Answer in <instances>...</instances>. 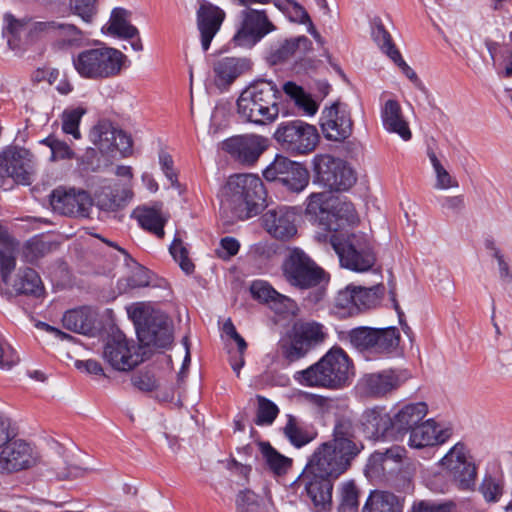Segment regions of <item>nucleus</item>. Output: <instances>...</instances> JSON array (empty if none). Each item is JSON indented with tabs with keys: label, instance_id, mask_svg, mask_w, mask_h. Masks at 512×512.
<instances>
[{
	"label": "nucleus",
	"instance_id": "f257e3e1",
	"mask_svg": "<svg viewBox=\"0 0 512 512\" xmlns=\"http://www.w3.org/2000/svg\"><path fill=\"white\" fill-rule=\"evenodd\" d=\"M353 365L340 347H333L317 362L306 369L297 371L294 380L305 387L340 390L351 383Z\"/></svg>",
	"mask_w": 512,
	"mask_h": 512
},
{
	"label": "nucleus",
	"instance_id": "f03ea898",
	"mask_svg": "<svg viewBox=\"0 0 512 512\" xmlns=\"http://www.w3.org/2000/svg\"><path fill=\"white\" fill-rule=\"evenodd\" d=\"M281 92L271 80L259 79L246 87L237 100L239 115L255 124H269L279 116Z\"/></svg>",
	"mask_w": 512,
	"mask_h": 512
},
{
	"label": "nucleus",
	"instance_id": "7ed1b4c3",
	"mask_svg": "<svg viewBox=\"0 0 512 512\" xmlns=\"http://www.w3.org/2000/svg\"><path fill=\"white\" fill-rule=\"evenodd\" d=\"M127 62L128 58L124 53L108 46L88 48L72 57L77 73L90 80L113 78L121 73Z\"/></svg>",
	"mask_w": 512,
	"mask_h": 512
},
{
	"label": "nucleus",
	"instance_id": "20e7f679",
	"mask_svg": "<svg viewBox=\"0 0 512 512\" xmlns=\"http://www.w3.org/2000/svg\"><path fill=\"white\" fill-rule=\"evenodd\" d=\"M330 243L342 267L356 272H365L375 264L376 256L371 237L366 233H352L345 238L342 235L332 234Z\"/></svg>",
	"mask_w": 512,
	"mask_h": 512
},
{
	"label": "nucleus",
	"instance_id": "39448f33",
	"mask_svg": "<svg viewBox=\"0 0 512 512\" xmlns=\"http://www.w3.org/2000/svg\"><path fill=\"white\" fill-rule=\"evenodd\" d=\"M128 312L136 325L138 339L143 345L166 348L172 343V328L166 315L150 311L143 305L136 306Z\"/></svg>",
	"mask_w": 512,
	"mask_h": 512
},
{
	"label": "nucleus",
	"instance_id": "423d86ee",
	"mask_svg": "<svg viewBox=\"0 0 512 512\" xmlns=\"http://www.w3.org/2000/svg\"><path fill=\"white\" fill-rule=\"evenodd\" d=\"M274 139L281 149L292 156L312 153L319 141L317 128L302 120L286 121L278 125Z\"/></svg>",
	"mask_w": 512,
	"mask_h": 512
},
{
	"label": "nucleus",
	"instance_id": "0eeeda50",
	"mask_svg": "<svg viewBox=\"0 0 512 512\" xmlns=\"http://www.w3.org/2000/svg\"><path fill=\"white\" fill-rule=\"evenodd\" d=\"M285 280L294 287L308 289L326 280V274L304 251L290 250L282 265Z\"/></svg>",
	"mask_w": 512,
	"mask_h": 512
},
{
	"label": "nucleus",
	"instance_id": "6e6552de",
	"mask_svg": "<svg viewBox=\"0 0 512 512\" xmlns=\"http://www.w3.org/2000/svg\"><path fill=\"white\" fill-rule=\"evenodd\" d=\"M441 465L449 472L460 489L475 488L477 467L463 443H456L441 459Z\"/></svg>",
	"mask_w": 512,
	"mask_h": 512
},
{
	"label": "nucleus",
	"instance_id": "1a4fd4ad",
	"mask_svg": "<svg viewBox=\"0 0 512 512\" xmlns=\"http://www.w3.org/2000/svg\"><path fill=\"white\" fill-rule=\"evenodd\" d=\"M35 174V160L29 150L10 147L0 153V177H11L18 184L30 185Z\"/></svg>",
	"mask_w": 512,
	"mask_h": 512
},
{
	"label": "nucleus",
	"instance_id": "9d476101",
	"mask_svg": "<svg viewBox=\"0 0 512 512\" xmlns=\"http://www.w3.org/2000/svg\"><path fill=\"white\" fill-rule=\"evenodd\" d=\"M102 356L118 371H130L142 361L134 341L129 340L121 331L108 336Z\"/></svg>",
	"mask_w": 512,
	"mask_h": 512
},
{
	"label": "nucleus",
	"instance_id": "9b49d317",
	"mask_svg": "<svg viewBox=\"0 0 512 512\" xmlns=\"http://www.w3.org/2000/svg\"><path fill=\"white\" fill-rule=\"evenodd\" d=\"M90 139L103 156L113 157L116 152L126 156L132 150L131 137L107 120L93 126Z\"/></svg>",
	"mask_w": 512,
	"mask_h": 512
},
{
	"label": "nucleus",
	"instance_id": "f8f14e48",
	"mask_svg": "<svg viewBox=\"0 0 512 512\" xmlns=\"http://www.w3.org/2000/svg\"><path fill=\"white\" fill-rule=\"evenodd\" d=\"M268 146V139L257 134L236 135L221 142V149L245 166L254 165Z\"/></svg>",
	"mask_w": 512,
	"mask_h": 512
},
{
	"label": "nucleus",
	"instance_id": "ddd939ff",
	"mask_svg": "<svg viewBox=\"0 0 512 512\" xmlns=\"http://www.w3.org/2000/svg\"><path fill=\"white\" fill-rule=\"evenodd\" d=\"M241 17V27L233 37L236 46L250 48L275 30L263 10L246 9L241 12Z\"/></svg>",
	"mask_w": 512,
	"mask_h": 512
},
{
	"label": "nucleus",
	"instance_id": "4468645a",
	"mask_svg": "<svg viewBox=\"0 0 512 512\" xmlns=\"http://www.w3.org/2000/svg\"><path fill=\"white\" fill-rule=\"evenodd\" d=\"M313 163L318 177L329 186V192H344L355 182L352 170L331 155H316Z\"/></svg>",
	"mask_w": 512,
	"mask_h": 512
},
{
	"label": "nucleus",
	"instance_id": "2eb2a0df",
	"mask_svg": "<svg viewBox=\"0 0 512 512\" xmlns=\"http://www.w3.org/2000/svg\"><path fill=\"white\" fill-rule=\"evenodd\" d=\"M37 456L32 446L23 440L7 443L0 452V473L11 474L33 467Z\"/></svg>",
	"mask_w": 512,
	"mask_h": 512
},
{
	"label": "nucleus",
	"instance_id": "dca6fc26",
	"mask_svg": "<svg viewBox=\"0 0 512 512\" xmlns=\"http://www.w3.org/2000/svg\"><path fill=\"white\" fill-rule=\"evenodd\" d=\"M7 28L13 35L25 32L26 42L35 44L39 42L52 43L56 20H34L32 18L16 19L11 14H6Z\"/></svg>",
	"mask_w": 512,
	"mask_h": 512
},
{
	"label": "nucleus",
	"instance_id": "f3484780",
	"mask_svg": "<svg viewBox=\"0 0 512 512\" xmlns=\"http://www.w3.org/2000/svg\"><path fill=\"white\" fill-rule=\"evenodd\" d=\"M294 484L298 489L303 488L305 490L318 510H325L331 504L332 478L304 468Z\"/></svg>",
	"mask_w": 512,
	"mask_h": 512
},
{
	"label": "nucleus",
	"instance_id": "a211bd4d",
	"mask_svg": "<svg viewBox=\"0 0 512 512\" xmlns=\"http://www.w3.org/2000/svg\"><path fill=\"white\" fill-rule=\"evenodd\" d=\"M349 467L347 461L339 456L331 443L325 442L315 450L305 469L335 479Z\"/></svg>",
	"mask_w": 512,
	"mask_h": 512
},
{
	"label": "nucleus",
	"instance_id": "6ab92c4d",
	"mask_svg": "<svg viewBox=\"0 0 512 512\" xmlns=\"http://www.w3.org/2000/svg\"><path fill=\"white\" fill-rule=\"evenodd\" d=\"M267 194H224L220 200L221 209L230 210L239 219L260 214L267 206Z\"/></svg>",
	"mask_w": 512,
	"mask_h": 512
},
{
	"label": "nucleus",
	"instance_id": "aec40b11",
	"mask_svg": "<svg viewBox=\"0 0 512 512\" xmlns=\"http://www.w3.org/2000/svg\"><path fill=\"white\" fill-rule=\"evenodd\" d=\"M321 129L326 139L344 141L352 134L353 123L349 113L338 103L325 108L321 116Z\"/></svg>",
	"mask_w": 512,
	"mask_h": 512
},
{
	"label": "nucleus",
	"instance_id": "412c9836",
	"mask_svg": "<svg viewBox=\"0 0 512 512\" xmlns=\"http://www.w3.org/2000/svg\"><path fill=\"white\" fill-rule=\"evenodd\" d=\"M225 19V12L218 6L203 0L197 11V27L201 34V45L204 51L210 47L211 41Z\"/></svg>",
	"mask_w": 512,
	"mask_h": 512
},
{
	"label": "nucleus",
	"instance_id": "4be33fe9",
	"mask_svg": "<svg viewBox=\"0 0 512 512\" xmlns=\"http://www.w3.org/2000/svg\"><path fill=\"white\" fill-rule=\"evenodd\" d=\"M452 435V429L445 427L433 419L419 423L412 429L409 436L410 447L421 449L424 447L441 445Z\"/></svg>",
	"mask_w": 512,
	"mask_h": 512
},
{
	"label": "nucleus",
	"instance_id": "5701e85b",
	"mask_svg": "<svg viewBox=\"0 0 512 512\" xmlns=\"http://www.w3.org/2000/svg\"><path fill=\"white\" fill-rule=\"evenodd\" d=\"M339 203L337 194H310L307 199L305 215L323 229L329 231L333 212Z\"/></svg>",
	"mask_w": 512,
	"mask_h": 512
},
{
	"label": "nucleus",
	"instance_id": "b1692460",
	"mask_svg": "<svg viewBox=\"0 0 512 512\" xmlns=\"http://www.w3.org/2000/svg\"><path fill=\"white\" fill-rule=\"evenodd\" d=\"M264 228L276 239L288 240L297 233L295 213L286 208L269 210L263 217Z\"/></svg>",
	"mask_w": 512,
	"mask_h": 512
},
{
	"label": "nucleus",
	"instance_id": "393cba45",
	"mask_svg": "<svg viewBox=\"0 0 512 512\" xmlns=\"http://www.w3.org/2000/svg\"><path fill=\"white\" fill-rule=\"evenodd\" d=\"M361 425L368 438L381 440L388 438L394 428L392 417L384 407L366 409L361 416Z\"/></svg>",
	"mask_w": 512,
	"mask_h": 512
},
{
	"label": "nucleus",
	"instance_id": "a878e982",
	"mask_svg": "<svg viewBox=\"0 0 512 512\" xmlns=\"http://www.w3.org/2000/svg\"><path fill=\"white\" fill-rule=\"evenodd\" d=\"M250 68L251 62L247 58H220L213 65L214 83L219 89L225 90Z\"/></svg>",
	"mask_w": 512,
	"mask_h": 512
},
{
	"label": "nucleus",
	"instance_id": "bb28decb",
	"mask_svg": "<svg viewBox=\"0 0 512 512\" xmlns=\"http://www.w3.org/2000/svg\"><path fill=\"white\" fill-rule=\"evenodd\" d=\"M250 292L253 298L265 303L278 314L293 313L296 308L295 302L291 298L280 294L265 281H254Z\"/></svg>",
	"mask_w": 512,
	"mask_h": 512
},
{
	"label": "nucleus",
	"instance_id": "cd10ccee",
	"mask_svg": "<svg viewBox=\"0 0 512 512\" xmlns=\"http://www.w3.org/2000/svg\"><path fill=\"white\" fill-rule=\"evenodd\" d=\"M49 202L54 212L67 216L86 217L92 207L91 194H50Z\"/></svg>",
	"mask_w": 512,
	"mask_h": 512
},
{
	"label": "nucleus",
	"instance_id": "c85d7f7f",
	"mask_svg": "<svg viewBox=\"0 0 512 512\" xmlns=\"http://www.w3.org/2000/svg\"><path fill=\"white\" fill-rule=\"evenodd\" d=\"M132 217L136 218L141 228L162 239L165 236L164 226L169 215L163 211L161 203L142 205L134 209Z\"/></svg>",
	"mask_w": 512,
	"mask_h": 512
},
{
	"label": "nucleus",
	"instance_id": "c756f323",
	"mask_svg": "<svg viewBox=\"0 0 512 512\" xmlns=\"http://www.w3.org/2000/svg\"><path fill=\"white\" fill-rule=\"evenodd\" d=\"M381 120L384 129L397 134L404 141L412 137L408 122L404 119L400 104L393 99L387 100L381 109Z\"/></svg>",
	"mask_w": 512,
	"mask_h": 512
},
{
	"label": "nucleus",
	"instance_id": "7c9ffc66",
	"mask_svg": "<svg viewBox=\"0 0 512 512\" xmlns=\"http://www.w3.org/2000/svg\"><path fill=\"white\" fill-rule=\"evenodd\" d=\"M428 407L424 402L409 403L402 406L392 417L393 428L397 432H411L427 415Z\"/></svg>",
	"mask_w": 512,
	"mask_h": 512
},
{
	"label": "nucleus",
	"instance_id": "2f4dec72",
	"mask_svg": "<svg viewBox=\"0 0 512 512\" xmlns=\"http://www.w3.org/2000/svg\"><path fill=\"white\" fill-rule=\"evenodd\" d=\"M17 253L18 243L0 224V276L5 285H9L11 274L16 268Z\"/></svg>",
	"mask_w": 512,
	"mask_h": 512
},
{
	"label": "nucleus",
	"instance_id": "473e14b6",
	"mask_svg": "<svg viewBox=\"0 0 512 512\" xmlns=\"http://www.w3.org/2000/svg\"><path fill=\"white\" fill-rule=\"evenodd\" d=\"M83 32L74 24L56 20L51 46L55 50H66L82 45Z\"/></svg>",
	"mask_w": 512,
	"mask_h": 512
},
{
	"label": "nucleus",
	"instance_id": "72a5a7b5",
	"mask_svg": "<svg viewBox=\"0 0 512 512\" xmlns=\"http://www.w3.org/2000/svg\"><path fill=\"white\" fill-rule=\"evenodd\" d=\"M366 392L372 396H384L400 385L395 371L388 370L380 373L368 374L363 378Z\"/></svg>",
	"mask_w": 512,
	"mask_h": 512
},
{
	"label": "nucleus",
	"instance_id": "f704fd0d",
	"mask_svg": "<svg viewBox=\"0 0 512 512\" xmlns=\"http://www.w3.org/2000/svg\"><path fill=\"white\" fill-rule=\"evenodd\" d=\"M403 499L387 491H373L361 512H403Z\"/></svg>",
	"mask_w": 512,
	"mask_h": 512
},
{
	"label": "nucleus",
	"instance_id": "c9c22d12",
	"mask_svg": "<svg viewBox=\"0 0 512 512\" xmlns=\"http://www.w3.org/2000/svg\"><path fill=\"white\" fill-rule=\"evenodd\" d=\"M94 322V313L87 307L69 310L62 317V324L64 328L84 335L92 332Z\"/></svg>",
	"mask_w": 512,
	"mask_h": 512
},
{
	"label": "nucleus",
	"instance_id": "e433bc0d",
	"mask_svg": "<svg viewBox=\"0 0 512 512\" xmlns=\"http://www.w3.org/2000/svg\"><path fill=\"white\" fill-rule=\"evenodd\" d=\"M131 13L124 8H114L112 10L107 32L113 36L123 39H131L138 36V29L133 26L129 18Z\"/></svg>",
	"mask_w": 512,
	"mask_h": 512
},
{
	"label": "nucleus",
	"instance_id": "4c0bfd02",
	"mask_svg": "<svg viewBox=\"0 0 512 512\" xmlns=\"http://www.w3.org/2000/svg\"><path fill=\"white\" fill-rule=\"evenodd\" d=\"M360 223V217L354 205L339 196V203L333 212L329 232H337L345 227H355Z\"/></svg>",
	"mask_w": 512,
	"mask_h": 512
},
{
	"label": "nucleus",
	"instance_id": "58836bf2",
	"mask_svg": "<svg viewBox=\"0 0 512 512\" xmlns=\"http://www.w3.org/2000/svg\"><path fill=\"white\" fill-rule=\"evenodd\" d=\"M13 288L19 294L32 295L35 297H40L44 291L39 275L32 268L19 270L13 283Z\"/></svg>",
	"mask_w": 512,
	"mask_h": 512
},
{
	"label": "nucleus",
	"instance_id": "ea45409f",
	"mask_svg": "<svg viewBox=\"0 0 512 512\" xmlns=\"http://www.w3.org/2000/svg\"><path fill=\"white\" fill-rule=\"evenodd\" d=\"M399 343L400 334L396 328H376V337L374 340L372 354L378 356L390 355L398 349Z\"/></svg>",
	"mask_w": 512,
	"mask_h": 512
},
{
	"label": "nucleus",
	"instance_id": "a19ab883",
	"mask_svg": "<svg viewBox=\"0 0 512 512\" xmlns=\"http://www.w3.org/2000/svg\"><path fill=\"white\" fill-rule=\"evenodd\" d=\"M283 432L288 440L296 447H302L313 440L314 435L304 423L293 415L287 416Z\"/></svg>",
	"mask_w": 512,
	"mask_h": 512
},
{
	"label": "nucleus",
	"instance_id": "79ce46f5",
	"mask_svg": "<svg viewBox=\"0 0 512 512\" xmlns=\"http://www.w3.org/2000/svg\"><path fill=\"white\" fill-rule=\"evenodd\" d=\"M309 179L308 170L302 164L293 161L280 183L292 192H301L308 185Z\"/></svg>",
	"mask_w": 512,
	"mask_h": 512
},
{
	"label": "nucleus",
	"instance_id": "37998d69",
	"mask_svg": "<svg viewBox=\"0 0 512 512\" xmlns=\"http://www.w3.org/2000/svg\"><path fill=\"white\" fill-rule=\"evenodd\" d=\"M283 91L294 101L295 105L307 115L312 116L316 114L318 104L301 86L288 81L283 85Z\"/></svg>",
	"mask_w": 512,
	"mask_h": 512
},
{
	"label": "nucleus",
	"instance_id": "c03bdc74",
	"mask_svg": "<svg viewBox=\"0 0 512 512\" xmlns=\"http://www.w3.org/2000/svg\"><path fill=\"white\" fill-rule=\"evenodd\" d=\"M225 188L228 192H257L263 189V182L255 174H234L228 178Z\"/></svg>",
	"mask_w": 512,
	"mask_h": 512
},
{
	"label": "nucleus",
	"instance_id": "a18cd8bd",
	"mask_svg": "<svg viewBox=\"0 0 512 512\" xmlns=\"http://www.w3.org/2000/svg\"><path fill=\"white\" fill-rule=\"evenodd\" d=\"M259 448L267 466L278 475L285 474L292 460L276 451L268 442H260Z\"/></svg>",
	"mask_w": 512,
	"mask_h": 512
},
{
	"label": "nucleus",
	"instance_id": "49530a36",
	"mask_svg": "<svg viewBox=\"0 0 512 512\" xmlns=\"http://www.w3.org/2000/svg\"><path fill=\"white\" fill-rule=\"evenodd\" d=\"M295 333L310 350L323 343L327 336L323 326L316 322L301 324Z\"/></svg>",
	"mask_w": 512,
	"mask_h": 512
},
{
	"label": "nucleus",
	"instance_id": "de8ad7c7",
	"mask_svg": "<svg viewBox=\"0 0 512 512\" xmlns=\"http://www.w3.org/2000/svg\"><path fill=\"white\" fill-rule=\"evenodd\" d=\"M376 337V328L357 327L348 333L351 345L361 352L372 354L374 340Z\"/></svg>",
	"mask_w": 512,
	"mask_h": 512
},
{
	"label": "nucleus",
	"instance_id": "09e8293b",
	"mask_svg": "<svg viewBox=\"0 0 512 512\" xmlns=\"http://www.w3.org/2000/svg\"><path fill=\"white\" fill-rule=\"evenodd\" d=\"M54 244L40 237H33L22 247V257L28 263H34L52 251Z\"/></svg>",
	"mask_w": 512,
	"mask_h": 512
},
{
	"label": "nucleus",
	"instance_id": "8fccbe9b",
	"mask_svg": "<svg viewBox=\"0 0 512 512\" xmlns=\"http://www.w3.org/2000/svg\"><path fill=\"white\" fill-rule=\"evenodd\" d=\"M133 194H94L92 205L95 203L100 210L115 212L125 208Z\"/></svg>",
	"mask_w": 512,
	"mask_h": 512
},
{
	"label": "nucleus",
	"instance_id": "3c124183",
	"mask_svg": "<svg viewBox=\"0 0 512 512\" xmlns=\"http://www.w3.org/2000/svg\"><path fill=\"white\" fill-rule=\"evenodd\" d=\"M327 443H331V446L336 450L339 456L347 461L349 466L364 449V444L361 439L330 440Z\"/></svg>",
	"mask_w": 512,
	"mask_h": 512
},
{
	"label": "nucleus",
	"instance_id": "603ef678",
	"mask_svg": "<svg viewBox=\"0 0 512 512\" xmlns=\"http://www.w3.org/2000/svg\"><path fill=\"white\" fill-rule=\"evenodd\" d=\"M486 248L491 251V256L497 261L499 278L504 288L508 291L509 296L512 297V271L508 262L493 242L486 243Z\"/></svg>",
	"mask_w": 512,
	"mask_h": 512
},
{
	"label": "nucleus",
	"instance_id": "864d4df0",
	"mask_svg": "<svg viewBox=\"0 0 512 512\" xmlns=\"http://www.w3.org/2000/svg\"><path fill=\"white\" fill-rule=\"evenodd\" d=\"M85 109L81 107L66 109L62 113V130L66 134H70L74 139L80 138L79 124Z\"/></svg>",
	"mask_w": 512,
	"mask_h": 512
},
{
	"label": "nucleus",
	"instance_id": "5fc2aeb1",
	"mask_svg": "<svg viewBox=\"0 0 512 512\" xmlns=\"http://www.w3.org/2000/svg\"><path fill=\"white\" fill-rule=\"evenodd\" d=\"M280 347L283 357L289 362H294L305 357L310 351L296 333H294L289 341L282 342Z\"/></svg>",
	"mask_w": 512,
	"mask_h": 512
},
{
	"label": "nucleus",
	"instance_id": "6e6d98bb",
	"mask_svg": "<svg viewBox=\"0 0 512 512\" xmlns=\"http://www.w3.org/2000/svg\"><path fill=\"white\" fill-rule=\"evenodd\" d=\"M372 38L380 50L390 59L394 57V51H399L382 23H375L372 28Z\"/></svg>",
	"mask_w": 512,
	"mask_h": 512
},
{
	"label": "nucleus",
	"instance_id": "4d7b16f0",
	"mask_svg": "<svg viewBox=\"0 0 512 512\" xmlns=\"http://www.w3.org/2000/svg\"><path fill=\"white\" fill-rule=\"evenodd\" d=\"M170 254L186 274H191L194 271V264L188 257L187 248L184 246L182 239L175 236L169 248Z\"/></svg>",
	"mask_w": 512,
	"mask_h": 512
},
{
	"label": "nucleus",
	"instance_id": "13d9d810",
	"mask_svg": "<svg viewBox=\"0 0 512 512\" xmlns=\"http://www.w3.org/2000/svg\"><path fill=\"white\" fill-rule=\"evenodd\" d=\"M292 162V160L283 155H277L273 162L264 169V178L270 182H280L287 169L291 167Z\"/></svg>",
	"mask_w": 512,
	"mask_h": 512
},
{
	"label": "nucleus",
	"instance_id": "bf43d9fd",
	"mask_svg": "<svg viewBox=\"0 0 512 512\" xmlns=\"http://www.w3.org/2000/svg\"><path fill=\"white\" fill-rule=\"evenodd\" d=\"M480 491L483 494L484 498L489 502L498 501L503 495L504 491V483L501 478L496 479L491 475H487L484 477Z\"/></svg>",
	"mask_w": 512,
	"mask_h": 512
},
{
	"label": "nucleus",
	"instance_id": "052dcab7",
	"mask_svg": "<svg viewBox=\"0 0 512 512\" xmlns=\"http://www.w3.org/2000/svg\"><path fill=\"white\" fill-rule=\"evenodd\" d=\"M356 429V425L349 417H337L331 440L360 439L356 434Z\"/></svg>",
	"mask_w": 512,
	"mask_h": 512
},
{
	"label": "nucleus",
	"instance_id": "680f3d73",
	"mask_svg": "<svg viewBox=\"0 0 512 512\" xmlns=\"http://www.w3.org/2000/svg\"><path fill=\"white\" fill-rule=\"evenodd\" d=\"M355 313L369 309L376 305L378 301L377 288H364L361 286H355Z\"/></svg>",
	"mask_w": 512,
	"mask_h": 512
},
{
	"label": "nucleus",
	"instance_id": "e2e57ef3",
	"mask_svg": "<svg viewBox=\"0 0 512 512\" xmlns=\"http://www.w3.org/2000/svg\"><path fill=\"white\" fill-rule=\"evenodd\" d=\"M159 163L167 181L170 183L167 189L187 190V187H183L178 181L177 173L173 167L174 162L170 154L161 152L159 155Z\"/></svg>",
	"mask_w": 512,
	"mask_h": 512
},
{
	"label": "nucleus",
	"instance_id": "0e129e2a",
	"mask_svg": "<svg viewBox=\"0 0 512 512\" xmlns=\"http://www.w3.org/2000/svg\"><path fill=\"white\" fill-rule=\"evenodd\" d=\"M277 406L264 397L258 396V411L255 423L257 425H270L277 417Z\"/></svg>",
	"mask_w": 512,
	"mask_h": 512
},
{
	"label": "nucleus",
	"instance_id": "69168bd1",
	"mask_svg": "<svg viewBox=\"0 0 512 512\" xmlns=\"http://www.w3.org/2000/svg\"><path fill=\"white\" fill-rule=\"evenodd\" d=\"M42 144L48 146L51 150V161H57L61 159H71L73 158V151L70 147L63 141H60L52 136H49L41 141Z\"/></svg>",
	"mask_w": 512,
	"mask_h": 512
},
{
	"label": "nucleus",
	"instance_id": "338daca9",
	"mask_svg": "<svg viewBox=\"0 0 512 512\" xmlns=\"http://www.w3.org/2000/svg\"><path fill=\"white\" fill-rule=\"evenodd\" d=\"M236 505L238 512H264L258 502L257 495L250 490L242 491L238 494Z\"/></svg>",
	"mask_w": 512,
	"mask_h": 512
},
{
	"label": "nucleus",
	"instance_id": "774afa93",
	"mask_svg": "<svg viewBox=\"0 0 512 512\" xmlns=\"http://www.w3.org/2000/svg\"><path fill=\"white\" fill-rule=\"evenodd\" d=\"M410 512H458L456 505L452 502L433 504L426 501L415 503Z\"/></svg>",
	"mask_w": 512,
	"mask_h": 512
}]
</instances>
